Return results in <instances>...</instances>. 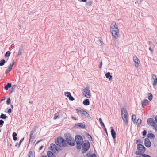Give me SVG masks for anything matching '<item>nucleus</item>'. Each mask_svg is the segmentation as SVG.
Masks as SVG:
<instances>
[{
    "instance_id": "1",
    "label": "nucleus",
    "mask_w": 157,
    "mask_h": 157,
    "mask_svg": "<svg viewBox=\"0 0 157 157\" xmlns=\"http://www.w3.org/2000/svg\"><path fill=\"white\" fill-rule=\"evenodd\" d=\"M110 29L113 38L115 39H117L119 36V30L115 23L112 25Z\"/></svg>"
},
{
    "instance_id": "2",
    "label": "nucleus",
    "mask_w": 157,
    "mask_h": 157,
    "mask_svg": "<svg viewBox=\"0 0 157 157\" xmlns=\"http://www.w3.org/2000/svg\"><path fill=\"white\" fill-rule=\"evenodd\" d=\"M121 116L123 120L124 124L127 126L128 124V113L125 109L123 108L121 109Z\"/></svg>"
},
{
    "instance_id": "3",
    "label": "nucleus",
    "mask_w": 157,
    "mask_h": 157,
    "mask_svg": "<svg viewBox=\"0 0 157 157\" xmlns=\"http://www.w3.org/2000/svg\"><path fill=\"white\" fill-rule=\"evenodd\" d=\"M65 139L67 143L71 146H73L75 145V142L74 139H73L71 135L69 133H66L64 135Z\"/></svg>"
},
{
    "instance_id": "4",
    "label": "nucleus",
    "mask_w": 157,
    "mask_h": 157,
    "mask_svg": "<svg viewBox=\"0 0 157 157\" xmlns=\"http://www.w3.org/2000/svg\"><path fill=\"white\" fill-rule=\"evenodd\" d=\"M56 144L61 147H64L66 146L67 144L64 140L61 137H58L56 141Z\"/></svg>"
},
{
    "instance_id": "5",
    "label": "nucleus",
    "mask_w": 157,
    "mask_h": 157,
    "mask_svg": "<svg viewBox=\"0 0 157 157\" xmlns=\"http://www.w3.org/2000/svg\"><path fill=\"white\" fill-rule=\"evenodd\" d=\"M76 110L78 114L82 117L86 118L90 117L89 114L82 109H76Z\"/></svg>"
},
{
    "instance_id": "6",
    "label": "nucleus",
    "mask_w": 157,
    "mask_h": 157,
    "mask_svg": "<svg viewBox=\"0 0 157 157\" xmlns=\"http://www.w3.org/2000/svg\"><path fill=\"white\" fill-rule=\"evenodd\" d=\"M75 141L77 145V148L80 149L81 148L82 143L83 142L82 137L80 135H76L75 136Z\"/></svg>"
},
{
    "instance_id": "7",
    "label": "nucleus",
    "mask_w": 157,
    "mask_h": 157,
    "mask_svg": "<svg viewBox=\"0 0 157 157\" xmlns=\"http://www.w3.org/2000/svg\"><path fill=\"white\" fill-rule=\"evenodd\" d=\"M82 153H85L89 148L90 147V144L89 141L87 140H85L82 143Z\"/></svg>"
},
{
    "instance_id": "8",
    "label": "nucleus",
    "mask_w": 157,
    "mask_h": 157,
    "mask_svg": "<svg viewBox=\"0 0 157 157\" xmlns=\"http://www.w3.org/2000/svg\"><path fill=\"white\" fill-rule=\"evenodd\" d=\"M83 95L85 97L90 98L91 96L90 94V92L89 88L86 87L84 90L83 93Z\"/></svg>"
},
{
    "instance_id": "9",
    "label": "nucleus",
    "mask_w": 157,
    "mask_h": 157,
    "mask_svg": "<svg viewBox=\"0 0 157 157\" xmlns=\"http://www.w3.org/2000/svg\"><path fill=\"white\" fill-rule=\"evenodd\" d=\"M133 60L135 63V65L136 67H138L140 64L139 60L138 59L137 57L136 56H133Z\"/></svg>"
},
{
    "instance_id": "10",
    "label": "nucleus",
    "mask_w": 157,
    "mask_h": 157,
    "mask_svg": "<svg viewBox=\"0 0 157 157\" xmlns=\"http://www.w3.org/2000/svg\"><path fill=\"white\" fill-rule=\"evenodd\" d=\"M137 149L139 151H140L141 153H144L145 151V148L142 144L137 145Z\"/></svg>"
},
{
    "instance_id": "11",
    "label": "nucleus",
    "mask_w": 157,
    "mask_h": 157,
    "mask_svg": "<svg viewBox=\"0 0 157 157\" xmlns=\"http://www.w3.org/2000/svg\"><path fill=\"white\" fill-rule=\"evenodd\" d=\"M147 124L148 125L152 126H154L156 124L154 120L152 118H148L147 121Z\"/></svg>"
},
{
    "instance_id": "12",
    "label": "nucleus",
    "mask_w": 157,
    "mask_h": 157,
    "mask_svg": "<svg viewBox=\"0 0 157 157\" xmlns=\"http://www.w3.org/2000/svg\"><path fill=\"white\" fill-rule=\"evenodd\" d=\"M144 144L145 146L147 147H150L151 145L150 141L147 138H145L144 140Z\"/></svg>"
},
{
    "instance_id": "13",
    "label": "nucleus",
    "mask_w": 157,
    "mask_h": 157,
    "mask_svg": "<svg viewBox=\"0 0 157 157\" xmlns=\"http://www.w3.org/2000/svg\"><path fill=\"white\" fill-rule=\"evenodd\" d=\"M75 127L76 128H79L82 129L86 128V126L83 124L81 123H79L75 124Z\"/></svg>"
},
{
    "instance_id": "14",
    "label": "nucleus",
    "mask_w": 157,
    "mask_h": 157,
    "mask_svg": "<svg viewBox=\"0 0 157 157\" xmlns=\"http://www.w3.org/2000/svg\"><path fill=\"white\" fill-rule=\"evenodd\" d=\"M14 60H13V63H12L10 64V65L8 67L7 69L6 70V71H5L6 74H7L9 72H10V71L12 67L13 66V65L14 64Z\"/></svg>"
},
{
    "instance_id": "15",
    "label": "nucleus",
    "mask_w": 157,
    "mask_h": 157,
    "mask_svg": "<svg viewBox=\"0 0 157 157\" xmlns=\"http://www.w3.org/2000/svg\"><path fill=\"white\" fill-rule=\"evenodd\" d=\"M151 76L152 78L154 80L153 81L152 84L155 85L157 83V78L156 76L153 74H151Z\"/></svg>"
},
{
    "instance_id": "16",
    "label": "nucleus",
    "mask_w": 157,
    "mask_h": 157,
    "mask_svg": "<svg viewBox=\"0 0 157 157\" xmlns=\"http://www.w3.org/2000/svg\"><path fill=\"white\" fill-rule=\"evenodd\" d=\"M52 151L55 152L56 151H58L56 146L54 144L52 143L50 145Z\"/></svg>"
},
{
    "instance_id": "17",
    "label": "nucleus",
    "mask_w": 157,
    "mask_h": 157,
    "mask_svg": "<svg viewBox=\"0 0 157 157\" xmlns=\"http://www.w3.org/2000/svg\"><path fill=\"white\" fill-rule=\"evenodd\" d=\"M149 102L148 101L147 99H144L141 102L142 107L144 108V107L146 106L147 104Z\"/></svg>"
},
{
    "instance_id": "18",
    "label": "nucleus",
    "mask_w": 157,
    "mask_h": 157,
    "mask_svg": "<svg viewBox=\"0 0 157 157\" xmlns=\"http://www.w3.org/2000/svg\"><path fill=\"white\" fill-rule=\"evenodd\" d=\"M47 155L48 157H56L55 155L50 151H47Z\"/></svg>"
},
{
    "instance_id": "19",
    "label": "nucleus",
    "mask_w": 157,
    "mask_h": 157,
    "mask_svg": "<svg viewBox=\"0 0 157 157\" xmlns=\"http://www.w3.org/2000/svg\"><path fill=\"white\" fill-rule=\"evenodd\" d=\"M111 133L112 137L113 139H115L116 137V132L114 129L112 128L111 130Z\"/></svg>"
},
{
    "instance_id": "20",
    "label": "nucleus",
    "mask_w": 157,
    "mask_h": 157,
    "mask_svg": "<svg viewBox=\"0 0 157 157\" xmlns=\"http://www.w3.org/2000/svg\"><path fill=\"white\" fill-rule=\"evenodd\" d=\"M110 73L108 72L105 74V76L107 78H109V80L110 81L112 79V76L110 75Z\"/></svg>"
},
{
    "instance_id": "21",
    "label": "nucleus",
    "mask_w": 157,
    "mask_h": 157,
    "mask_svg": "<svg viewBox=\"0 0 157 157\" xmlns=\"http://www.w3.org/2000/svg\"><path fill=\"white\" fill-rule=\"evenodd\" d=\"M83 103L84 105H89V100L88 99H86L84 100L83 102Z\"/></svg>"
},
{
    "instance_id": "22",
    "label": "nucleus",
    "mask_w": 157,
    "mask_h": 157,
    "mask_svg": "<svg viewBox=\"0 0 157 157\" xmlns=\"http://www.w3.org/2000/svg\"><path fill=\"white\" fill-rule=\"evenodd\" d=\"M36 128H33L32 130L30 132V138L29 139V141H30V140L32 138V135H33V133L36 131Z\"/></svg>"
},
{
    "instance_id": "23",
    "label": "nucleus",
    "mask_w": 157,
    "mask_h": 157,
    "mask_svg": "<svg viewBox=\"0 0 157 157\" xmlns=\"http://www.w3.org/2000/svg\"><path fill=\"white\" fill-rule=\"evenodd\" d=\"M23 51V47L22 46H21L19 49V51L17 55L18 56L20 55L21 54L22 51Z\"/></svg>"
},
{
    "instance_id": "24",
    "label": "nucleus",
    "mask_w": 157,
    "mask_h": 157,
    "mask_svg": "<svg viewBox=\"0 0 157 157\" xmlns=\"http://www.w3.org/2000/svg\"><path fill=\"white\" fill-rule=\"evenodd\" d=\"M141 122L142 120L141 119L139 118L138 119L136 122L137 125L138 127L140 126V125H141Z\"/></svg>"
},
{
    "instance_id": "25",
    "label": "nucleus",
    "mask_w": 157,
    "mask_h": 157,
    "mask_svg": "<svg viewBox=\"0 0 157 157\" xmlns=\"http://www.w3.org/2000/svg\"><path fill=\"white\" fill-rule=\"evenodd\" d=\"M11 87V84L10 83H8L5 86V89L6 90H8L9 88Z\"/></svg>"
},
{
    "instance_id": "26",
    "label": "nucleus",
    "mask_w": 157,
    "mask_h": 157,
    "mask_svg": "<svg viewBox=\"0 0 157 157\" xmlns=\"http://www.w3.org/2000/svg\"><path fill=\"white\" fill-rule=\"evenodd\" d=\"M155 137V136L153 134L151 133H149L147 135V138H154Z\"/></svg>"
},
{
    "instance_id": "27",
    "label": "nucleus",
    "mask_w": 157,
    "mask_h": 157,
    "mask_svg": "<svg viewBox=\"0 0 157 157\" xmlns=\"http://www.w3.org/2000/svg\"><path fill=\"white\" fill-rule=\"evenodd\" d=\"M17 136V134L16 133L14 132L13 133L12 136L13 138V139L14 141H16L17 140V138L16 136Z\"/></svg>"
},
{
    "instance_id": "28",
    "label": "nucleus",
    "mask_w": 157,
    "mask_h": 157,
    "mask_svg": "<svg viewBox=\"0 0 157 157\" xmlns=\"http://www.w3.org/2000/svg\"><path fill=\"white\" fill-rule=\"evenodd\" d=\"M7 117V116L6 115L2 113L0 116V118L2 119H5Z\"/></svg>"
},
{
    "instance_id": "29",
    "label": "nucleus",
    "mask_w": 157,
    "mask_h": 157,
    "mask_svg": "<svg viewBox=\"0 0 157 157\" xmlns=\"http://www.w3.org/2000/svg\"><path fill=\"white\" fill-rule=\"evenodd\" d=\"M6 62L5 59H2L0 61V66H3Z\"/></svg>"
},
{
    "instance_id": "30",
    "label": "nucleus",
    "mask_w": 157,
    "mask_h": 157,
    "mask_svg": "<svg viewBox=\"0 0 157 157\" xmlns=\"http://www.w3.org/2000/svg\"><path fill=\"white\" fill-rule=\"evenodd\" d=\"M148 98L149 101H151L152 98L153 96L151 93H149L148 94Z\"/></svg>"
},
{
    "instance_id": "31",
    "label": "nucleus",
    "mask_w": 157,
    "mask_h": 157,
    "mask_svg": "<svg viewBox=\"0 0 157 157\" xmlns=\"http://www.w3.org/2000/svg\"><path fill=\"white\" fill-rule=\"evenodd\" d=\"M10 51H8L6 52L5 55V57H9L10 56Z\"/></svg>"
},
{
    "instance_id": "32",
    "label": "nucleus",
    "mask_w": 157,
    "mask_h": 157,
    "mask_svg": "<svg viewBox=\"0 0 157 157\" xmlns=\"http://www.w3.org/2000/svg\"><path fill=\"white\" fill-rule=\"evenodd\" d=\"M99 121L100 123V124H101V125L103 127H105V125H104V123H103V122H102V119L100 118H99Z\"/></svg>"
},
{
    "instance_id": "33",
    "label": "nucleus",
    "mask_w": 157,
    "mask_h": 157,
    "mask_svg": "<svg viewBox=\"0 0 157 157\" xmlns=\"http://www.w3.org/2000/svg\"><path fill=\"white\" fill-rule=\"evenodd\" d=\"M64 95L68 98L71 95V93L70 92H65L64 93Z\"/></svg>"
},
{
    "instance_id": "34",
    "label": "nucleus",
    "mask_w": 157,
    "mask_h": 157,
    "mask_svg": "<svg viewBox=\"0 0 157 157\" xmlns=\"http://www.w3.org/2000/svg\"><path fill=\"white\" fill-rule=\"evenodd\" d=\"M16 85H14L13 86L11 90L10 91V93H11L14 90H15L16 88Z\"/></svg>"
},
{
    "instance_id": "35",
    "label": "nucleus",
    "mask_w": 157,
    "mask_h": 157,
    "mask_svg": "<svg viewBox=\"0 0 157 157\" xmlns=\"http://www.w3.org/2000/svg\"><path fill=\"white\" fill-rule=\"evenodd\" d=\"M140 156H141L142 157H151L149 155L144 154H141Z\"/></svg>"
},
{
    "instance_id": "36",
    "label": "nucleus",
    "mask_w": 157,
    "mask_h": 157,
    "mask_svg": "<svg viewBox=\"0 0 157 157\" xmlns=\"http://www.w3.org/2000/svg\"><path fill=\"white\" fill-rule=\"evenodd\" d=\"M132 118L133 122H135L136 121V116L135 115H133L132 117Z\"/></svg>"
},
{
    "instance_id": "37",
    "label": "nucleus",
    "mask_w": 157,
    "mask_h": 157,
    "mask_svg": "<svg viewBox=\"0 0 157 157\" xmlns=\"http://www.w3.org/2000/svg\"><path fill=\"white\" fill-rule=\"evenodd\" d=\"M87 136H88V138L89 139V140L90 141H92V138L90 135H89L88 133L87 134Z\"/></svg>"
},
{
    "instance_id": "38",
    "label": "nucleus",
    "mask_w": 157,
    "mask_h": 157,
    "mask_svg": "<svg viewBox=\"0 0 157 157\" xmlns=\"http://www.w3.org/2000/svg\"><path fill=\"white\" fill-rule=\"evenodd\" d=\"M33 153L31 151H30L28 154V157H33Z\"/></svg>"
},
{
    "instance_id": "39",
    "label": "nucleus",
    "mask_w": 157,
    "mask_h": 157,
    "mask_svg": "<svg viewBox=\"0 0 157 157\" xmlns=\"http://www.w3.org/2000/svg\"><path fill=\"white\" fill-rule=\"evenodd\" d=\"M10 101L11 100L10 98H8L7 99V101H6V103L8 105L10 104Z\"/></svg>"
},
{
    "instance_id": "40",
    "label": "nucleus",
    "mask_w": 157,
    "mask_h": 157,
    "mask_svg": "<svg viewBox=\"0 0 157 157\" xmlns=\"http://www.w3.org/2000/svg\"><path fill=\"white\" fill-rule=\"evenodd\" d=\"M69 99L71 101H73L74 100V98L71 95L68 97Z\"/></svg>"
},
{
    "instance_id": "41",
    "label": "nucleus",
    "mask_w": 157,
    "mask_h": 157,
    "mask_svg": "<svg viewBox=\"0 0 157 157\" xmlns=\"http://www.w3.org/2000/svg\"><path fill=\"white\" fill-rule=\"evenodd\" d=\"M136 143L137 144V145L138 144H139V143H142L141 140L140 139H138L136 140Z\"/></svg>"
},
{
    "instance_id": "42",
    "label": "nucleus",
    "mask_w": 157,
    "mask_h": 157,
    "mask_svg": "<svg viewBox=\"0 0 157 157\" xmlns=\"http://www.w3.org/2000/svg\"><path fill=\"white\" fill-rule=\"evenodd\" d=\"M24 137H23L20 141L19 143V146H18L19 147H20V144H21V143L24 140Z\"/></svg>"
},
{
    "instance_id": "43",
    "label": "nucleus",
    "mask_w": 157,
    "mask_h": 157,
    "mask_svg": "<svg viewBox=\"0 0 157 157\" xmlns=\"http://www.w3.org/2000/svg\"><path fill=\"white\" fill-rule=\"evenodd\" d=\"M140 151H136L135 153L136 155H140V154H141Z\"/></svg>"
},
{
    "instance_id": "44",
    "label": "nucleus",
    "mask_w": 157,
    "mask_h": 157,
    "mask_svg": "<svg viewBox=\"0 0 157 157\" xmlns=\"http://www.w3.org/2000/svg\"><path fill=\"white\" fill-rule=\"evenodd\" d=\"M4 123V121L2 120H0V125L3 126Z\"/></svg>"
},
{
    "instance_id": "45",
    "label": "nucleus",
    "mask_w": 157,
    "mask_h": 157,
    "mask_svg": "<svg viewBox=\"0 0 157 157\" xmlns=\"http://www.w3.org/2000/svg\"><path fill=\"white\" fill-rule=\"evenodd\" d=\"M92 3V2L91 1H89L87 3L86 5L88 6H91Z\"/></svg>"
},
{
    "instance_id": "46",
    "label": "nucleus",
    "mask_w": 157,
    "mask_h": 157,
    "mask_svg": "<svg viewBox=\"0 0 157 157\" xmlns=\"http://www.w3.org/2000/svg\"><path fill=\"white\" fill-rule=\"evenodd\" d=\"M147 133V132L145 130L143 131L142 132V135L143 136H145Z\"/></svg>"
},
{
    "instance_id": "47",
    "label": "nucleus",
    "mask_w": 157,
    "mask_h": 157,
    "mask_svg": "<svg viewBox=\"0 0 157 157\" xmlns=\"http://www.w3.org/2000/svg\"><path fill=\"white\" fill-rule=\"evenodd\" d=\"M153 128L154 129L155 131H157V125L156 124L154 126H153Z\"/></svg>"
},
{
    "instance_id": "48",
    "label": "nucleus",
    "mask_w": 157,
    "mask_h": 157,
    "mask_svg": "<svg viewBox=\"0 0 157 157\" xmlns=\"http://www.w3.org/2000/svg\"><path fill=\"white\" fill-rule=\"evenodd\" d=\"M102 64V62H101L100 63V66L99 67V68H101Z\"/></svg>"
},
{
    "instance_id": "49",
    "label": "nucleus",
    "mask_w": 157,
    "mask_h": 157,
    "mask_svg": "<svg viewBox=\"0 0 157 157\" xmlns=\"http://www.w3.org/2000/svg\"><path fill=\"white\" fill-rule=\"evenodd\" d=\"M104 128V130L105 131V132L106 134L107 135V129L106 128L105 126V127H103Z\"/></svg>"
},
{
    "instance_id": "50",
    "label": "nucleus",
    "mask_w": 157,
    "mask_h": 157,
    "mask_svg": "<svg viewBox=\"0 0 157 157\" xmlns=\"http://www.w3.org/2000/svg\"><path fill=\"white\" fill-rule=\"evenodd\" d=\"M59 116H55L54 117V120H55L56 119H57V118H59Z\"/></svg>"
},
{
    "instance_id": "51",
    "label": "nucleus",
    "mask_w": 157,
    "mask_h": 157,
    "mask_svg": "<svg viewBox=\"0 0 157 157\" xmlns=\"http://www.w3.org/2000/svg\"><path fill=\"white\" fill-rule=\"evenodd\" d=\"M8 113H11L12 112V109L11 108L9 109L8 111Z\"/></svg>"
},
{
    "instance_id": "52",
    "label": "nucleus",
    "mask_w": 157,
    "mask_h": 157,
    "mask_svg": "<svg viewBox=\"0 0 157 157\" xmlns=\"http://www.w3.org/2000/svg\"><path fill=\"white\" fill-rule=\"evenodd\" d=\"M71 118L72 119H73V120H77V119L75 117H74V116H71Z\"/></svg>"
},
{
    "instance_id": "53",
    "label": "nucleus",
    "mask_w": 157,
    "mask_h": 157,
    "mask_svg": "<svg viewBox=\"0 0 157 157\" xmlns=\"http://www.w3.org/2000/svg\"><path fill=\"white\" fill-rule=\"evenodd\" d=\"M149 50H150V51H151V52L152 53L153 52V50L151 49V46H150L149 48Z\"/></svg>"
},
{
    "instance_id": "54",
    "label": "nucleus",
    "mask_w": 157,
    "mask_h": 157,
    "mask_svg": "<svg viewBox=\"0 0 157 157\" xmlns=\"http://www.w3.org/2000/svg\"><path fill=\"white\" fill-rule=\"evenodd\" d=\"M43 147V146H40L39 148V150H41L42 149Z\"/></svg>"
},
{
    "instance_id": "55",
    "label": "nucleus",
    "mask_w": 157,
    "mask_h": 157,
    "mask_svg": "<svg viewBox=\"0 0 157 157\" xmlns=\"http://www.w3.org/2000/svg\"><path fill=\"white\" fill-rule=\"evenodd\" d=\"M148 44H149V45L150 46H151V44H152V42H150V41H149L148 42Z\"/></svg>"
},
{
    "instance_id": "56",
    "label": "nucleus",
    "mask_w": 157,
    "mask_h": 157,
    "mask_svg": "<svg viewBox=\"0 0 157 157\" xmlns=\"http://www.w3.org/2000/svg\"><path fill=\"white\" fill-rule=\"evenodd\" d=\"M155 120L156 123H157V116L155 117Z\"/></svg>"
},
{
    "instance_id": "57",
    "label": "nucleus",
    "mask_w": 157,
    "mask_h": 157,
    "mask_svg": "<svg viewBox=\"0 0 157 157\" xmlns=\"http://www.w3.org/2000/svg\"><path fill=\"white\" fill-rule=\"evenodd\" d=\"M87 0H82V2H86V1Z\"/></svg>"
},
{
    "instance_id": "58",
    "label": "nucleus",
    "mask_w": 157,
    "mask_h": 157,
    "mask_svg": "<svg viewBox=\"0 0 157 157\" xmlns=\"http://www.w3.org/2000/svg\"><path fill=\"white\" fill-rule=\"evenodd\" d=\"M11 108L13 109V105H11Z\"/></svg>"
},
{
    "instance_id": "59",
    "label": "nucleus",
    "mask_w": 157,
    "mask_h": 157,
    "mask_svg": "<svg viewBox=\"0 0 157 157\" xmlns=\"http://www.w3.org/2000/svg\"><path fill=\"white\" fill-rule=\"evenodd\" d=\"M40 141V140L38 141L36 143V144H38L39 142Z\"/></svg>"
},
{
    "instance_id": "60",
    "label": "nucleus",
    "mask_w": 157,
    "mask_h": 157,
    "mask_svg": "<svg viewBox=\"0 0 157 157\" xmlns=\"http://www.w3.org/2000/svg\"><path fill=\"white\" fill-rule=\"evenodd\" d=\"M5 99V98H3L2 99V100H4Z\"/></svg>"
},
{
    "instance_id": "61",
    "label": "nucleus",
    "mask_w": 157,
    "mask_h": 157,
    "mask_svg": "<svg viewBox=\"0 0 157 157\" xmlns=\"http://www.w3.org/2000/svg\"><path fill=\"white\" fill-rule=\"evenodd\" d=\"M142 0H138V1H139L140 2H141Z\"/></svg>"
},
{
    "instance_id": "62",
    "label": "nucleus",
    "mask_w": 157,
    "mask_h": 157,
    "mask_svg": "<svg viewBox=\"0 0 157 157\" xmlns=\"http://www.w3.org/2000/svg\"><path fill=\"white\" fill-rule=\"evenodd\" d=\"M10 146H12V144H10Z\"/></svg>"
},
{
    "instance_id": "63",
    "label": "nucleus",
    "mask_w": 157,
    "mask_h": 157,
    "mask_svg": "<svg viewBox=\"0 0 157 157\" xmlns=\"http://www.w3.org/2000/svg\"><path fill=\"white\" fill-rule=\"evenodd\" d=\"M41 157H46V156H41Z\"/></svg>"
},
{
    "instance_id": "64",
    "label": "nucleus",
    "mask_w": 157,
    "mask_h": 157,
    "mask_svg": "<svg viewBox=\"0 0 157 157\" xmlns=\"http://www.w3.org/2000/svg\"><path fill=\"white\" fill-rule=\"evenodd\" d=\"M29 103H31V104H32V102L29 101Z\"/></svg>"
}]
</instances>
